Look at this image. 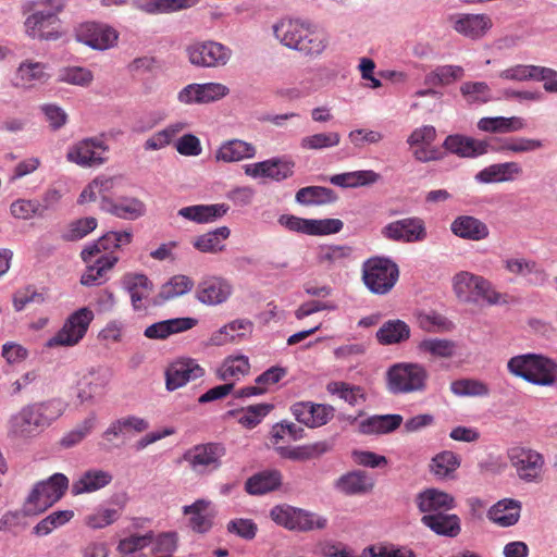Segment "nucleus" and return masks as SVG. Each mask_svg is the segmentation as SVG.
Wrapping results in <instances>:
<instances>
[{
    "label": "nucleus",
    "mask_w": 557,
    "mask_h": 557,
    "mask_svg": "<svg viewBox=\"0 0 557 557\" xmlns=\"http://www.w3.org/2000/svg\"><path fill=\"white\" fill-rule=\"evenodd\" d=\"M273 33L284 46L309 57L321 54L327 45L323 32L299 20H283L273 26Z\"/></svg>",
    "instance_id": "1"
},
{
    "label": "nucleus",
    "mask_w": 557,
    "mask_h": 557,
    "mask_svg": "<svg viewBox=\"0 0 557 557\" xmlns=\"http://www.w3.org/2000/svg\"><path fill=\"white\" fill-rule=\"evenodd\" d=\"M64 0H36L33 12L24 25L26 34L40 40H57L61 37V21L59 14L64 10Z\"/></svg>",
    "instance_id": "2"
},
{
    "label": "nucleus",
    "mask_w": 557,
    "mask_h": 557,
    "mask_svg": "<svg viewBox=\"0 0 557 557\" xmlns=\"http://www.w3.org/2000/svg\"><path fill=\"white\" fill-rule=\"evenodd\" d=\"M508 371L535 385L549 386L557 383V362L542 355L515 356L507 363Z\"/></svg>",
    "instance_id": "3"
},
{
    "label": "nucleus",
    "mask_w": 557,
    "mask_h": 557,
    "mask_svg": "<svg viewBox=\"0 0 557 557\" xmlns=\"http://www.w3.org/2000/svg\"><path fill=\"white\" fill-rule=\"evenodd\" d=\"M429 372L419 362H397L386 372V386L392 394H411L424 392L428 387Z\"/></svg>",
    "instance_id": "4"
},
{
    "label": "nucleus",
    "mask_w": 557,
    "mask_h": 557,
    "mask_svg": "<svg viewBox=\"0 0 557 557\" xmlns=\"http://www.w3.org/2000/svg\"><path fill=\"white\" fill-rule=\"evenodd\" d=\"M399 278V268L389 258L371 257L362 263V282L375 295H386Z\"/></svg>",
    "instance_id": "5"
},
{
    "label": "nucleus",
    "mask_w": 557,
    "mask_h": 557,
    "mask_svg": "<svg viewBox=\"0 0 557 557\" xmlns=\"http://www.w3.org/2000/svg\"><path fill=\"white\" fill-rule=\"evenodd\" d=\"M226 448L222 443L209 442L197 444L188 448L182 456L191 472L197 475H208L222 466V458Z\"/></svg>",
    "instance_id": "6"
},
{
    "label": "nucleus",
    "mask_w": 557,
    "mask_h": 557,
    "mask_svg": "<svg viewBox=\"0 0 557 557\" xmlns=\"http://www.w3.org/2000/svg\"><path fill=\"white\" fill-rule=\"evenodd\" d=\"M94 320V312L87 308H81L73 312L64 322L63 326L47 343V348L73 347L76 346L86 335L90 323Z\"/></svg>",
    "instance_id": "7"
},
{
    "label": "nucleus",
    "mask_w": 557,
    "mask_h": 557,
    "mask_svg": "<svg viewBox=\"0 0 557 557\" xmlns=\"http://www.w3.org/2000/svg\"><path fill=\"white\" fill-rule=\"evenodd\" d=\"M109 147L98 136L83 138L67 148L66 160L81 168H95L104 164Z\"/></svg>",
    "instance_id": "8"
},
{
    "label": "nucleus",
    "mask_w": 557,
    "mask_h": 557,
    "mask_svg": "<svg viewBox=\"0 0 557 557\" xmlns=\"http://www.w3.org/2000/svg\"><path fill=\"white\" fill-rule=\"evenodd\" d=\"M508 459L522 481L542 480L545 460L539 451L524 446H515L508 450Z\"/></svg>",
    "instance_id": "9"
},
{
    "label": "nucleus",
    "mask_w": 557,
    "mask_h": 557,
    "mask_svg": "<svg viewBox=\"0 0 557 557\" xmlns=\"http://www.w3.org/2000/svg\"><path fill=\"white\" fill-rule=\"evenodd\" d=\"M186 51L189 62L200 67L224 66L232 55L230 48L212 40L191 44Z\"/></svg>",
    "instance_id": "10"
},
{
    "label": "nucleus",
    "mask_w": 557,
    "mask_h": 557,
    "mask_svg": "<svg viewBox=\"0 0 557 557\" xmlns=\"http://www.w3.org/2000/svg\"><path fill=\"white\" fill-rule=\"evenodd\" d=\"M499 76L508 81L543 82L547 92H557V71L546 66L517 64L500 72Z\"/></svg>",
    "instance_id": "11"
},
{
    "label": "nucleus",
    "mask_w": 557,
    "mask_h": 557,
    "mask_svg": "<svg viewBox=\"0 0 557 557\" xmlns=\"http://www.w3.org/2000/svg\"><path fill=\"white\" fill-rule=\"evenodd\" d=\"M381 234L393 242L416 243L426 238V230L422 219L412 216L386 224Z\"/></svg>",
    "instance_id": "12"
},
{
    "label": "nucleus",
    "mask_w": 557,
    "mask_h": 557,
    "mask_svg": "<svg viewBox=\"0 0 557 557\" xmlns=\"http://www.w3.org/2000/svg\"><path fill=\"white\" fill-rule=\"evenodd\" d=\"M295 162L287 158H272L261 162L247 164L245 174L258 178L267 177L275 182H282L294 174Z\"/></svg>",
    "instance_id": "13"
},
{
    "label": "nucleus",
    "mask_w": 557,
    "mask_h": 557,
    "mask_svg": "<svg viewBox=\"0 0 557 557\" xmlns=\"http://www.w3.org/2000/svg\"><path fill=\"white\" fill-rule=\"evenodd\" d=\"M117 37V33L112 27L92 22L84 23L76 29L78 41L98 50L113 47Z\"/></svg>",
    "instance_id": "14"
},
{
    "label": "nucleus",
    "mask_w": 557,
    "mask_h": 557,
    "mask_svg": "<svg viewBox=\"0 0 557 557\" xmlns=\"http://www.w3.org/2000/svg\"><path fill=\"white\" fill-rule=\"evenodd\" d=\"M183 515L188 517V528L198 534L208 533L214 524L216 511L211 500L200 498L182 508Z\"/></svg>",
    "instance_id": "15"
},
{
    "label": "nucleus",
    "mask_w": 557,
    "mask_h": 557,
    "mask_svg": "<svg viewBox=\"0 0 557 557\" xmlns=\"http://www.w3.org/2000/svg\"><path fill=\"white\" fill-rule=\"evenodd\" d=\"M451 27L458 34L479 40L493 27V21L487 14L459 13L450 16Z\"/></svg>",
    "instance_id": "16"
},
{
    "label": "nucleus",
    "mask_w": 557,
    "mask_h": 557,
    "mask_svg": "<svg viewBox=\"0 0 557 557\" xmlns=\"http://www.w3.org/2000/svg\"><path fill=\"white\" fill-rule=\"evenodd\" d=\"M295 419L308 428H319L334 417V408L330 405L298 401L290 408Z\"/></svg>",
    "instance_id": "17"
},
{
    "label": "nucleus",
    "mask_w": 557,
    "mask_h": 557,
    "mask_svg": "<svg viewBox=\"0 0 557 557\" xmlns=\"http://www.w3.org/2000/svg\"><path fill=\"white\" fill-rule=\"evenodd\" d=\"M233 293L231 283L221 276L205 277L197 286V299L208 306L225 302Z\"/></svg>",
    "instance_id": "18"
},
{
    "label": "nucleus",
    "mask_w": 557,
    "mask_h": 557,
    "mask_svg": "<svg viewBox=\"0 0 557 557\" xmlns=\"http://www.w3.org/2000/svg\"><path fill=\"white\" fill-rule=\"evenodd\" d=\"M205 374V370L194 359H183L170 364L165 371V386L168 391H175L190 380Z\"/></svg>",
    "instance_id": "19"
},
{
    "label": "nucleus",
    "mask_w": 557,
    "mask_h": 557,
    "mask_svg": "<svg viewBox=\"0 0 557 557\" xmlns=\"http://www.w3.org/2000/svg\"><path fill=\"white\" fill-rule=\"evenodd\" d=\"M444 148L461 158H474L486 153L490 144L463 135H449L443 144Z\"/></svg>",
    "instance_id": "20"
},
{
    "label": "nucleus",
    "mask_w": 557,
    "mask_h": 557,
    "mask_svg": "<svg viewBox=\"0 0 557 557\" xmlns=\"http://www.w3.org/2000/svg\"><path fill=\"white\" fill-rule=\"evenodd\" d=\"M103 211L123 220H137L146 214V205L136 197L104 200Z\"/></svg>",
    "instance_id": "21"
},
{
    "label": "nucleus",
    "mask_w": 557,
    "mask_h": 557,
    "mask_svg": "<svg viewBox=\"0 0 557 557\" xmlns=\"http://www.w3.org/2000/svg\"><path fill=\"white\" fill-rule=\"evenodd\" d=\"M454 235L473 242L483 240L488 237L490 230L481 220L471 215H460L450 224Z\"/></svg>",
    "instance_id": "22"
},
{
    "label": "nucleus",
    "mask_w": 557,
    "mask_h": 557,
    "mask_svg": "<svg viewBox=\"0 0 557 557\" xmlns=\"http://www.w3.org/2000/svg\"><path fill=\"white\" fill-rule=\"evenodd\" d=\"M194 318H175L153 323L146 327L144 335L150 339H165L172 334L188 331L196 326Z\"/></svg>",
    "instance_id": "23"
},
{
    "label": "nucleus",
    "mask_w": 557,
    "mask_h": 557,
    "mask_svg": "<svg viewBox=\"0 0 557 557\" xmlns=\"http://www.w3.org/2000/svg\"><path fill=\"white\" fill-rule=\"evenodd\" d=\"M230 207L225 203L194 205L178 210V215L186 220L202 224L214 222L224 216Z\"/></svg>",
    "instance_id": "24"
},
{
    "label": "nucleus",
    "mask_w": 557,
    "mask_h": 557,
    "mask_svg": "<svg viewBox=\"0 0 557 557\" xmlns=\"http://www.w3.org/2000/svg\"><path fill=\"white\" fill-rule=\"evenodd\" d=\"M421 522L437 535L456 537L461 531L460 519L454 513L437 512L424 515L421 518Z\"/></svg>",
    "instance_id": "25"
},
{
    "label": "nucleus",
    "mask_w": 557,
    "mask_h": 557,
    "mask_svg": "<svg viewBox=\"0 0 557 557\" xmlns=\"http://www.w3.org/2000/svg\"><path fill=\"white\" fill-rule=\"evenodd\" d=\"M418 508L426 515L445 512L455 506L454 497L449 494L430 488L418 495Z\"/></svg>",
    "instance_id": "26"
},
{
    "label": "nucleus",
    "mask_w": 557,
    "mask_h": 557,
    "mask_svg": "<svg viewBox=\"0 0 557 557\" xmlns=\"http://www.w3.org/2000/svg\"><path fill=\"white\" fill-rule=\"evenodd\" d=\"M522 173V168L517 162H505L492 164L481 170L476 181L485 184L512 181Z\"/></svg>",
    "instance_id": "27"
},
{
    "label": "nucleus",
    "mask_w": 557,
    "mask_h": 557,
    "mask_svg": "<svg viewBox=\"0 0 557 557\" xmlns=\"http://www.w3.org/2000/svg\"><path fill=\"white\" fill-rule=\"evenodd\" d=\"M29 407L44 431L64 413L66 404L60 398H52L30 404Z\"/></svg>",
    "instance_id": "28"
},
{
    "label": "nucleus",
    "mask_w": 557,
    "mask_h": 557,
    "mask_svg": "<svg viewBox=\"0 0 557 557\" xmlns=\"http://www.w3.org/2000/svg\"><path fill=\"white\" fill-rule=\"evenodd\" d=\"M256 156V147L240 139H232L220 146L215 152V160L223 162H238Z\"/></svg>",
    "instance_id": "29"
},
{
    "label": "nucleus",
    "mask_w": 557,
    "mask_h": 557,
    "mask_svg": "<svg viewBox=\"0 0 557 557\" xmlns=\"http://www.w3.org/2000/svg\"><path fill=\"white\" fill-rule=\"evenodd\" d=\"M10 432L17 437H32L42 432L29 405L23 407L10 419Z\"/></svg>",
    "instance_id": "30"
},
{
    "label": "nucleus",
    "mask_w": 557,
    "mask_h": 557,
    "mask_svg": "<svg viewBox=\"0 0 557 557\" xmlns=\"http://www.w3.org/2000/svg\"><path fill=\"white\" fill-rule=\"evenodd\" d=\"M282 484V474L277 470H265L250 476L245 483V490L250 495H263L275 491Z\"/></svg>",
    "instance_id": "31"
},
{
    "label": "nucleus",
    "mask_w": 557,
    "mask_h": 557,
    "mask_svg": "<svg viewBox=\"0 0 557 557\" xmlns=\"http://www.w3.org/2000/svg\"><path fill=\"white\" fill-rule=\"evenodd\" d=\"M230 235L231 230L227 226H221L197 236L193 242V246L203 253H219L225 250V240Z\"/></svg>",
    "instance_id": "32"
},
{
    "label": "nucleus",
    "mask_w": 557,
    "mask_h": 557,
    "mask_svg": "<svg viewBox=\"0 0 557 557\" xmlns=\"http://www.w3.org/2000/svg\"><path fill=\"white\" fill-rule=\"evenodd\" d=\"M456 349V343L448 338H424L417 345L418 354L430 359H450Z\"/></svg>",
    "instance_id": "33"
},
{
    "label": "nucleus",
    "mask_w": 557,
    "mask_h": 557,
    "mask_svg": "<svg viewBox=\"0 0 557 557\" xmlns=\"http://www.w3.org/2000/svg\"><path fill=\"white\" fill-rule=\"evenodd\" d=\"M122 283L129 293L134 309L140 310L143 299L147 298L152 289L149 278L145 274L127 273L123 276Z\"/></svg>",
    "instance_id": "34"
},
{
    "label": "nucleus",
    "mask_w": 557,
    "mask_h": 557,
    "mask_svg": "<svg viewBox=\"0 0 557 557\" xmlns=\"http://www.w3.org/2000/svg\"><path fill=\"white\" fill-rule=\"evenodd\" d=\"M410 327L403 320H388L376 332V339L382 345H394L406 342L410 337Z\"/></svg>",
    "instance_id": "35"
},
{
    "label": "nucleus",
    "mask_w": 557,
    "mask_h": 557,
    "mask_svg": "<svg viewBox=\"0 0 557 557\" xmlns=\"http://www.w3.org/2000/svg\"><path fill=\"white\" fill-rule=\"evenodd\" d=\"M520 503L513 499H503L488 511V518L500 527H511L520 518Z\"/></svg>",
    "instance_id": "36"
},
{
    "label": "nucleus",
    "mask_w": 557,
    "mask_h": 557,
    "mask_svg": "<svg viewBox=\"0 0 557 557\" xmlns=\"http://www.w3.org/2000/svg\"><path fill=\"white\" fill-rule=\"evenodd\" d=\"M111 481L112 475L109 472L89 470L72 484V493L74 495L91 493L107 486Z\"/></svg>",
    "instance_id": "37"
},
{
    "label": "nucleus",
    "mask_w": 557,
    "mask_h": 557,
    "mask_svg": "<svg viewBox=\"0 0 557 557\" xmlns=\"http://www.w3.org/2000/svg\"><path fill=\"white\" fill-rule=\"evenodd\" d=\"M380 174L372 170H360L355 172H347L331 176L330 182L333 185L344 188H357L368 186L376 183L380 180Z\"/></svg>",
    "instance_id": "38"
},
{
    "label": "nucleus",
    "mask_w": 557,
    "mask_h": 557,
    "mask_svg": "<svg viewBox=\"0 0 557 557\" xmlns=\"http://www.w3.org/2000/svg\"><path fill=\"white\" fill-rule=\"evenodd\" d=\"M373 486V480L360 470L344 474L337 481V487L348 495L368 493Z\"/></svg>",
    "instance_id": "39"
},
{
    "label": "nucleus",
    "mask_w": 557,
    "mask_h": 557,
    "mask_svg": "<svg viewBox=\"0 0 557 557\" xmlns=\"http://www.w3.org/2000/svg\"><path fill=\"white\" fill-rule=\"evenodd\" d=\"M119 261V257L112 253H102L94 262L87 267V270L81 277L84 286H92L99 283L108 271H110Z\"/></svg>",
    "instance_id": "40"
},
{
    "label": "nucleus",
    "mask_w": 557,
    "mask_h": 557,
    "mask_svg": "<svg viewBox=\"0 0 557 557\" xmlns=\"http://www.w3.org/2000/svg\"><path fill=\"white\" fill-rule=\"evenodd\" d=\"M48 65L34 60L23 61L16 71V78L23 86H32L34 83H45L49 79Z\"/></svg>",
    "instance_id": "41"
},
{
    "label": "nucleus",
    "mask_w": 557,
    "mask_h": 557,
    "mask_svg": "<svg viewBox=\"0 0 557 557\" xmlns=\"http://www.w3.org/2000/svg\"><path fill=\"white\" fill-rule=\"evenodd\" d=\"M401 422L400 414L373 416L360 423V431L364 434H385L398 429Z\"/></svg>",
    "instance_id": "42"
},
{
    "label": "nucleus",
    "mask_w": 557,
    "mask_h": 557,
    "mask_svg": "<svg viewBox=\"0 0 557 557\" xmlns=\"http://www.w3.org/2000/svg\"><path fill=\"white\" fill-rule=\"evenodd\" d=\"M478 127L483 132L509 133L522 129L524 127V122L518 116L482 117L478 122Z\"/></svg>",
    "instance_id": "43"
},
{
    "label": "nucleus",
    "mask_w": 557,
    "mask_h": 557,
    "mask_svg": "<svg viewBox=\"0 0 557 557\" xmlns=\"http://www.w3.org/2000/svg\"><path fill=\"white\" fill-rule=\"evenodd\" d=\"M336 199L334 190L323 186H307L296 193V201L306 206L330 203Z\"/></svg>",
    "instance_id": "44"
},
{
    "label": "nucleus",
    "mask_w": 557,
    "mask_h": 557,
    "mask_svg": "<svg viewBox=\"0 0 557 557\" xmlns=\"http://www.w3.org/2000/svg\"><path fill=\"white\" fill-rule=\"evenodd\" d=\"M460 459L453 451L445 450L435 455L430 463L431 472L441 479L450 478L459 468Z\"/></svg>",
    "instance_id": "45"
},
{
    "label": "nucleus",
    "mask_w": 557,
    "mask_h": 557,
    "mask_svg": "<svg viewBox=\"0 0 557 557\" xmlns=\"http://www.w3.org/2000/svg\"><path fill=\"white\" fill-rule=\"evenodd\" d=\"M463 75V69L459 65H442L428 73L424 77L426 86L449 85Z\"/></svg>",
    "instance_id": "46"
},
{
    "label": "nucleus",
    "mask_w": 557,
    "mask_h": 557,
    "mask_svg": "<svg viewBox=\"0 0 557 557\" xmlns=\"http://www.w3.org/2000/svg\"><path fill=\"white\" fill-rule=\"evenodd\" d=\"M187 127L184 122H175L168 125L164 129L151 135L144 145L146 150H159L172 143V140Z\"/></svg>",
    "instance_id": "47"
},
{
    "label": "nucleus",
    "mask_w": 557,
    "mask_h": 557,
    "mask_svg": "<svg viewBox=\"0 0 557 557\" xmlns=\"http://www.w3.org/2000/svg\"><path fill=\"white\" fill-rule=\"evenodd\" d=\"M250 368L248 358L236 356L226 358L218 369V377L222 381L238 380L248 373Z\"/></svg>",
    "instance_id": "48"
},
{
    "label": "nucleus",
    "mask_w": 557,
    "mask_h": 557,
    "mask_svg": "<svg viewBox=\"0 0 557 557\" xmlns=\"http://www.w3.org/2000/svg\"><path fill=\"white\" fill-rule=\"evenodd\" d=\"M42 496H49L50 505L57 503L69 487V479L62 473H54L47 481L36 484Z\"/></svg>",
    "instance_id": "49"
},
{
    "label": "nucleus",
    "mask_w": 557,
    "mask_h": 557,
    "mask_svg": "<svg viewBox=\"0 0 557 557\" xmlns=\"http://www.w3.org/2000/svg\"><path fill=\"white\" fill-rule=\"evenodd\" d=\"M293 531L309 532L313 530H323L327 525L326 518L302 508L296 507Z\"/></svg>",
    "instance_id": "50"
},
{
    "label": "nucleus",
    "mask_w": 557,
    "mask_h": 557,
    "mask_svg": "<svg viewBox=\"0 0 557 557\" xmlns=\"http://www.w3.org/2000/svg\"><path fill=\"white\" fill-rule=\"evenodd\" d=\"M273 409L271 404H257L236 411L238 423L247 429L257 426Z\"/></svg>",
    "instance_id": "51"
},
{
    "label": "nucleus",
    "mask_w": 557,
    "mask_h": 557,
    "mask_svg": "<svg viewBox=\"0 0 557 557\" xmlns=\"http://www.w3.org/2000/svg\"><path fill=\"white\" fill-rule=\"evenodd\" d=\"M450 391L456 396H487L490 387L486 383L474 379H460L450 383Z\"/></svg>",
    "instance_id": "52"
},
{
    "label": "nucleus",
    "mask_w": 557,
    "mask_h": 557,
    "mask_svg": "<svg viewBox=\"0 0 557 557\" xmlns=\"http://www.w3.org/2000/svg\"><path fill=\"white\" fill-rule=\"evenodd\" d=\"M341 135L337 132L317 133L305 136L300 140V147L304 150H321L338 146Z\"/></svg>",
    "instance_id": "53"
},
{
    "label": "nucleus",
    "mask_w": 557,
    "mask_h": 557,
    "mask_svg": "<svg viewBox=\"0 0 557 557\" xmlns=\"http://www.w3.org/2000/svg\"><path fill=\"white\" fill-rule=\"evenodd\" d=\"M74 517L72 510H58L51 512L34 527V533L37 535H47L54 529L64 525Z\"/></svg>",
    "instance_id": "54"
},
{
    "label": "nucleus",
    "mask_w": 557,
    "mask_h": 557,
    "mask_svg": "<svg viewBox=\"0 0 557 557\" xmlns=\"http://www.w3.org/2000/svg\"><path fill=\"white\" fill-rule=\"evenodd\" d=\"M351 253V247L346 245L322 246L318 252V261L327 265L342 264L350 258Z\"/></svg>",
    "instance_id": "55"
},
{
    "label": "nucleus",
    "mask_w": 557,
    "mask_h": 557,
    "mask_svg": "<svg viewBox=\"0 0 557 557\" xmlns=\"http://www.w3.org/2000/svg\"><path fill=\"white\" fill-rule=\"evenodd\" d=\"M326 391L331 394L338 395L351 406L359 404L360 399L364 400L363 389L360 386L350 385L346 382H330L326 385Z\"/></svg>",
    "instance_id": "56"
},
{
    "label": "nucleus",
    "mask_w": 557,
    "mask_h": 557,
    "mask_svg": "<svg viewBox=\"0 0 557 557\" xmlns=\"http://www.w3.org/2000/svg\"><path fill=\"white\" fill-rule=\"evenodd\" d=\"M59 81L81 87L89 86L94 81L90 70L83 66H67L60 70Z\"/></svg>",
    "instance_id": "57"
},
{
    "label": "nucleus",
    "mask_w": 557,
    "mask_h": 557,
    "mask_svg": "<svg viewBox=\"0 0 557 557\" xmlns=\"http://www.w3.org/2000/svg\"><path fill=\"white\" fill-rule=\"evenodd\" d=\"M194 286V282L186 275H175L166 284H164L160 292V297L164 300L173 299L188 293Z\"/></svg>",
    "instance_id": "58"
},
{
    "label": "nucleus",
    "mask_w": 557,
    "mask_h": 557,
    "mask_svg": "<svg viewBox=\"0 0 557 557\" xmlns=\"http://www.w3.org/2000/svg\"><path fill=\"white\" fill-rule=\"evenodd\" d=\"M479 275L469 272H460L454 276V292L460 300H472V296L475 295L474 285Z\"/></svg>",
    "instance_id": "59"
},
{
    "label": "nucleus",
    "mask_w": 557,
    "mask_h": 557,
    "mask_svg": "<svg viewBox=\"0 0 557 557\" xmlns=\"http://www.w3.org/2000/svg\"><path fill=\"white\" fill-rule=\"evenodd\" d=\"M96 416L92 413L86 418L75 429L67 432L60 441V445L64 448H71L79 444L94 429Z\"/></svg>",
    "instance_id": "60"
},
{
    "label": "nucleus",
    "mask_w": 557,
    "mask_h": 557,
    "mask_svg": "<svg viewBox=\"0 0 557 557\" xmlns=\"http://www.w3.org/2000/svg\"><path fill=\"white\" fill-rule=\"evenodd\" d=\"M460 91L469 103H485L491 100V89L484 82L463 83Z\"/></svg>",
    "instance_id": "61"
},
{
    "label": "nucleus",
    "mask_w": 557,
    "mask_h": 557,
    "mask_svg": "<svg viewBox=\"0 0 557 557\" xmlns=\"http://www.w3.org/2000/svg\"><path fill=\"white\" fill-rule=\"evenodd\" d=\"M97 219L92 216L82 218L70 223L63 239L75 242L84 238L97 227Z\"/></svg>",
    "instance_id": "62"
},
{
    "label": "nucleus",
    "mask_w": 557,
    "mask_h": 557,
    "mask_svg": "<svg viewBox=\"0 0 557 557\" xmlns=\"http://www.w3.org/2000/svg\"><path fill=\"white\" fill-rule=\"evenodd\" d=\"M542 147V143L531 138H508L504 139L498 147L491 146L493 151L528 152Z\"/></svg>",
    "instance_id": "63"
},
{
    "label": "nucleus",
    "mask_w": 557,
    "mask_h": 557,
    "mask_svg": "<svg viewBox=\"0 0 557 557\" xmlns=\"http://www.w3.org/2000/svg\"><path fill=\"white\" fill-rule=\"evenodd\" d=\"M197 89L199 91V104L219 101L230 94L227 86L214 82L198 84Z\"/></svg>",
    "instance_id": "64"
}]
</instances>
